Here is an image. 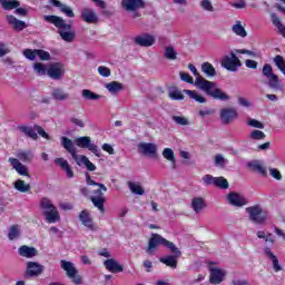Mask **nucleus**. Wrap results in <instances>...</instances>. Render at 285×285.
<instances>
[{
	"label": "nucleus",
	"instance_id": "338daca9",
	"mask_svg": "<svg viewBox=\"0 0 285 285\" xmlns=\"http://www.w3.org/2000/svg\"><path fill=\"white\" fill-rule=\"evenodd\" d=\"M102 150H105V153H108V155H115V148H112L108 142H105L102 145Z\"/></svg>",
	"mask_w": 285,
	"mask_h": 285
},
{
	"label": "nucleus",
	"instance_id": "a18cd8bd",
	"mask_svg": "<svg viewBox=\"0 0 285 285\" xmlns=\"http://www.w3.org/2000/svg\"><path fill=\"white\" fill-rule=\"evenodd\" d=\"M19 235H20L19 225H11L8 233V237L10 242L19 238Z\"/></svg>",
	"mask_w": 285,
	"mask_h": 285
},
{
	"label": "nucleus",
	"instance_id": "7c9ffc66",
	"mask_svg": "<svg viewBox=\"0 0 285 285\" xmlns=\"http://www.w3.org/2000/svg\"><path fill=\"white\" fill-rule=\"evenodd\" d=\"M43 215L48 222V224H57L61 217L59 216V212L57 210V207H53L52 209L45 210Z\"/></svg>",
	"mask_w": 285,
	"mask_h": 285
},
{
	"label": "nucleus",
	"instance_id": "4c0bfd02",
	"mask_svg": "<svg viewBox=\"0 0 285 285\" xmlns=\"http://www.w3.org/2000/svg\"><path fill=\"white\" fill-rule=\"evenodd\" d=\"M183 92L188 95V97L194 99V101H198V104H206V98L199 95L196 90L185 89Z\"/></svg>",
	"mask_w": 285,
	"mask_h": 285
},
{
	"label": "nucleus",
	"instance_id": "37998d69",
	"mask_svg": "<svg viewBox=\"0 0 285 285\" xmlns=\"http://www.w3.org/2000/svg\"><path fill=\"white\" fill-rule=\"evenodd\" d=\"M214 186H216V188H222L223 190H226L229 187L228 179L222 176L216 177V179L214 180Z\"/></svg>",
	"mask_w": 285,
	"mask_h": 285
},
{
	"label": "nucleus",
	"instance_id": "f3484780",
	"mask_svg": "<svg viewBox=\"0 0 285 285\" xmlns=\"http://www.w3.org/2000/svg\"><path fill=\"white\" fill-rule=\"evenodd\" d=\"M136 46H140V48H150V46H155L156 40L155 36L149 33H144L135 38Z\"/></svg>",
	"mask_w": 285,
	"mask_h": 285
},
{
	"label": "nucleus",
	"instance_id": "cd10ccee",
	"mask_svg": "<svg viewBox=\"0 0 285 285\" xmlns=\"http://www.w3.org/2000/svg\"><path fill=\"white\" fill-rule=\"evenodd\" d=\"M60 66L61 65L59 63L51 65L47 70V75L55 80L61 79V77H63V68H61Z\"/></svg>",
	"mask_w": 285,
	"mask_h": 285
},
{
	"label": "nucleus",
	"instance_id": "ea45409f",
	"mask_svg": "<svg viewBox=\"0 0 285 285\" xmlns=\"http://www.w3.org/2000/svg\"><path fill=\"white\" fill-rule=\"evenodd\" d=\"M81 95L83 99H87V101H97L98 99H101V95L95 94L90 89H83Z\"/></svg>",
	"mask_w": 285,
	"mask_h": 285
},
{
	"label": "nucleus",
	"instance_id": "09e8293b",
	"mask_svg": "<svg viewBox=\"0 0 285 285\" xmlns=\"http://www.w3.org/2000/svg\"><path fill=\"white\" fill-rule=\"evenodd\" d=\"M163 157L167 159V161L175 164V151L171 148H165L163 150Z\"/></svg>",
	"mask_w": 285,
	"mask_h": 285
},
{
	"label": "nucleus",
	"instance_id": "6ab92c4d",
	"mask_svg": "<svg viewBox=\"0 0 285 285\" xmlns=\"http://www.w3.org/2000/svg\"><path fill=\"white\" fill-rule=\"evenodd\" d=\"M87 186H98L99 189L94 190L96 197H104V193H108V187L101 183H97L88 173L85 174Z\"/></svg>",
	"mask_w": 285,
	"mask_h": 285
},
{
	"label": "nucleus",
	"instance_id": "a211bd4d",
	"mask_svg": "<svg viewBox=\"0 0 285 285\" xmlns=\"http://www.w3.org/2000/svg\"><path fill=\"white\" fill-rule=\"evenodd\" d=\"M9 164L12 166L13 170H16V173H18V175H20L21 177H30V171L28 170V167L21 164L19 159L10 157Z\"/></svg>",
	"mask_w": 285,
	"mask_h": 285
},
{
	"label": "nucleus",
	"instance_id": "dca6fc26",
	"mask_svg": "<svg viewBox=\"0 0 285 285\" xmlns=\"http://www.w3.org/2000/svg\"><path fill=\"white\" fill-rule=\"evenodd\" d=\"M81 21L85 23H99V17L95 9L83 8L80 13Z\"/></svg>",
	"mask_w": 285,
	"mask_h": 285
},
{
	"label": "nucleus",
	"instance_id": "f704fd0d",
	"mask_svg": "<svg viewBox=\"0 0 285 285\" xmlns=\"http://www.w3.org/2000/svg\"><path fill=\"white\" fill-rule=\"evenodd\" d=\"M17 157L20 161H23L26 164L35 159V154L32 153V150H21L18 151Z\"/></svg>",
	"mask_w": 285,
	"mask_h": 285
},
{
	"label": "nucleus",
	"instance_id": "5fc2aeb1",
	"mask_svg": "<svg viewBox=\"0 0 285 285\" xmlns=\"http://www.w3.org/2000/svg\"><path fill=\"white\" fill-rule=\"evenodd\" d=\"M23 56L26 57V59H29V61H35L37 59V49H24Z\"/></svg>",
	"mask_w": 285,
	"mask_h": 285
},
{
	"label": "nucleus",
	"instance_id": "5701e85b",
	"mask_svg": "<svg viewBox=\"0 0 285 285\" xmlns=\"http://www.w3.org/2000/svg\"><path fill=\"white\" fill-rule=\"evenodd\" d=\"M104 266L109 273H124V266L115 261V258L106 259Z\"/></svg>",
	"mask_w": 285,
	"mask_h": 285
},
{
	"label": "nucleus",
	"instance_id": "c03bdc74",
	"mask_svg": "<svg viewBox=\"0 0 285 285\" xmlns=\"http://www.w3.org/2000/svg\"><path fill=\"white\" fill-rule=\"evenodd\" d=\"M106 88L109 92H119V90L124 89V85L121 82L111 81L107 83Z\"/></svg>",
	"mask_w": 285,
	"mask_h": 285
},
{
	"label": "nucleus",
	"instance_id": "412c9836",
	"mask_svg": "<svg viewBox=\"0 0 285 285\" xmlns=\"http://www.w3.org/2000/svg\"><path fill=\"white\" fill-rule=\"evenodd\" d=\"M79 220L81 222L82 226L88 228L89 230H97L95 227V220L90 217V212L83 209L79 214Z\"/></svg>",
	"mask_w": 285,
	"mask_h": 285
},
{
	"label": "nucleus",
	"instance_id": "a19ab883",
	"mask_svg": "<svg viewBox=\"0 0 285 285\" xmlns=\"http://www.w3.org/2000/svg\"><path fill=\"white\" fill-rule=\"evenodd\" d=\"M0 3L4 10H14L21 6L19 0H2Z\"/></svg>",
	"mask_w": 285,
	"mask_h": 285
},
{
	"label": "nucleus",
	"instance_id": "f8f14e48",
	"mask_svg": "<svg viewBox=\"0 0 285 285\" xmlns=\"http://www.w3.org/2000/svg\"><path fill=\"white\" fill-rule=\"evenodd\" d=\"M170 253H173V255H167L165 257H160V263L165 264L169 268H177V264H178L177 259H179V257H181V252L175 245V250H170Z\"/></svg>",
	"mask_w": 285,
	"mask_h": 285
},
{
	"label": "nucleus",
	"instance_id": "7ed1b4c3",
	"mask_svg": "<svg viewBox=\"0 0 285 285\" xmlns=\"http://www.w3.org/2000/svg\"><path fill=\"white\" fill-rule=\"evenodd\" d=\"M60 140H61L62 148H65V150H67V153H69L71 155V157L76 161L77 166H81V164H83V166H86V168H87V170H89V173H95V170H97V166L95 164H92V161H90V159H88L83 155H77V147H75V144L72 142V140L70 138L62 136L60 138Z\"/></svg>",
	"mask_w": 285,
	"mask_h": 285
},
{
	"label": "nucleus",
	"instance_id": "3c124183",
	"mask_svg": "<svg viewBox=\"0 0 285 285\" xmlns=\"http://www.w3.org/2000/svg\"><path fill=\"white\" fill-rule=\"evenodd\" d=\"M40 208L46 213V210H51L52 208H55V205L50 199L45 197L40 200Z\"/></svg>",
	"mask_w": 285,
	"mask_h": 285
},
{
	"label": "nucleus",
	"instance_id": "c85d7f7f",
	"mask_svg": "<svg viewBox=\"0 0 285 285\" xmlns=\"http://www.w3.org/2000/svg\"><path fill=\"white\" fill-rule=\"evenodd\" d=\"M55 164H57L58 166H60V168L65 170L68 179H72V177H75V171H72V167H70L68 160L63 158H56Z\"/></svg>",
	"mask_w": 285,
	"mask_h": 285
},
{
	"label": "nucleus",
	"instance_id": "9b49d317",
	"mask_svg": "<svg viewBox=\"0 0 285 285\" xmlns=\"http://www.w3.org/2000/svg\"><path fill=\"white\" fill-rule=\"evenodd\" d=\"M263 76L268 80L269 88H279V77L273 73V66H271V63H265L263 66Z\"/></svg>",
	"mask_w": 285,
	"mask_h": 285
},
{
	"label": "nucleus",
	"instance_id": "4468645a",
	"mask_svg": "<svg viewBox=\"0 0 285 285\" xmlns=\"http://www.w3.org/2000/svg\"><path fill=\"white\" fill-rule=\"evenodd\" d=\"M121 8L126 12H137V10L146 8V2L144 0H121Z\"/></svg>",
	"mask_w": 285,
	"mask_h": 285
},
{
	"label": "nucleus",
	"instance_id": "052dcab7",
	"mask_svg": "<svg viewBox=\"0 0 285 285\" xmlns=\"http://www.w3.org/2000/svg\"><path fill=\"white\" fill-rule=\"evenodd\" d=\"M248 126L252 128H259L261 130L264 129V124L257 119H249Z\"/></svg>",
	"mask_w": 285,
	"mask_h": 285
},
{
	"label": "nucleus",
	"instance_id": "20e7f679",
	"mask_svg": "<svg viewBox=\"0 0 285 285\" xmlns=\"http://www.w3.org/2000/svg\"><path fill=\"white\" fill-rule=\"evenodd\" d=\"M265 247H264V255L268 257V259H271L272 265H273V271L275 273H279V271H282V265H279V258H277V256H275V254L273 253V246H275V240L273 238V234L272 233H267L265 234Z\"/></svg>",
	"mask_w": 285,
	"mask_h": 285
},
{
	"label": "nucleus",
	"instance_id": "473e14b6",
	"mask_svg": "<svg viewBox=\"0 0 285 285\" xmlns=\"http://www.w3.org/2000/svg\"><path fill=\"white\" fill-rule=\"evenodd\" d=\"M206 200L203 197H194L191 199V208L196 213H200L206 208Z\"/></svg>",
	"mask_w": 285,
	"mask_h": 285
},
{
	"label": "nucleus",
	"instance_id": "bf43d9fd",
	"mask_svg": "<svg viewBox=\"0 0 285 285\" xmlns=\"http://www.w3.org/2000/svg\"><path fill=\"white\" fill-rule=\"evenodd\" d=\"M200 7L203 10H206L207 12H213L215 9L213 8V3L210 0H203L200 1Z\"/></svg>",
	"mask_w": 285,
	"mask_h": 285
},
{
	"label": "nucleus",
	"instance_id": "9d476101",
	"mask_svg": "<svg viewBox=\"0 0 285 285\" xmlns=\"http://www.w3.org/2000/svg\"><path fill=\"white\" fill-rule=\"evenodd\" d=\"M220 63L223 68L229 70L230 72H237V68L242 66V61L233 51L230 52V57L225 56Z\"/></svg>",
	"mask_w": 285,
	"mask_h": 285
},
{
	"label": "nucleus",
	"instance_id": "2f4dec72",
	"mask_svg": "<svg viewBox=\"0 0 285 285\" xmlns=\"http://www.w3.org/2000/svg\"><path fill=\"white\" fill-rule=\"evenodd\" d=\"M248 168H250L253 173H258V175H262V177H266L268 175L266 167L257 161L248 163Z\"/></svg>",
	"mask_w": 285,
	"mask_h": 285
},
{
	"label": "nucleus",
	"instance_id": "774afa93",
	"mask_svg": "<svg viewBox=\"0 0 285 285\" xmlns=\"http://www.w3.org/2000/svg\"><path fill=\"white\" fill-rule=\"evenodd\" d=\"M14 13L19 14L20 17H28V9L17 7Z\"/></svg>",
	"mask_w": 285,
	"mask_h": 285
},
{
	"label": "nucleus",
	"instance_id": "13d9d810",
	"mask_svg": "<svg viewBox=\"0 0 285 285\" xmlns=\"http://www.w3.org/2000/svg\"><path fill=\"white\" fill-rule=\"evenodd\" d=\"M215 165L218 166L219 168H224V166H226V158H224L222 154H217L215 156Z\"/></svg>",
	"mask_w": 285,
	"mask_h": 285
},
{
	"label": "nucleus",
	"instance_id": "39448f33",
	"mask_svg": "<svg viewBox=\"0 0 285 285\" xmlns=\"http://www.w3.org/2000/svg\"><path fill=\"white\" fill-rule=\"evenodd\" d=\"M158 246H165V248H168V250H176L175 245L173 242L164 238L159 234H151V237L149 238L148 247L146 249L147 255H153V250H157Z\"/></svg>",
	"mask_w": 285,
	"mask_h": 285
},
{
	"label": "nucleus",
	"instance_id": "2eb2a0df",
	"mask_svg": "<svg viewBox=\"0 0 285 285\" xmlns=\"http://www.w3.org/2000/svg\"><path fill=\"white\" fill-rule=\"evenodd\" d=\"M238 114L235 108H223L220 110V121L224 126H228L230 121L237 119Z\"/></svg>",
	"mask_w": 285,
	"mask_h": 285
},
{
	"label": "nucleus",
	"instance_id": "bb28decb",
	"mask_svg": "<svg viewBox=\"0 0 285 285\" xmlns=\"http://www.w3.org/2000/svg\"><path fill=\"white\" fill-rule=\"evenodd\" d=\"M49 3H52L55 6V8H59L60 12L66 14V17H69L70 19L75 18V11H72V9L70 7L66 6L61 1L49 0Z\"/></svg>",
	"mask_w": 285,
	"mask_h": 285
},
{
	"label": "nucleus",
	"instance_id": "c756f323",
	"mask_svg": "<svg viewBox=\"0 0 285 285\" xmlns=\"http://www.w3.org/2000/svg\"><path fill=\"white\" fill-rule=\"evenodd\" d=\"M51 97L52 99H55V101H66L69 99L70 94L66 92V90H63L62 88H53Z\"/></svg>",
	"mask_w": 285,
	"mask_h": 285
},
{
	"label": "nucleus",
	"instance_id": "49530a36",
	"mask_svg": "<svg viewBox=\"0 0 285 285\" xmlns=\"http://www.w3.org/2000/svg\"><path fill=\"white\" fill-rule=\"evenodd\" d=\"M250 139H253L254 141H262V139H266V134H264V131L258 130V129H254L250 135H249Z\"/></svg>",
	"mask_w": 285,
	"mask_h": 285
},
{
	"label": "nucleus",
	"instance_id": "f257e3e1",
	"mask_svg": "<svg viewBox=\"0 0 285 285\" xmlns=\"http://www.w3.org/2000/svg\"><path fill=\"white\" fill-rule=\"evenodd\" d=\"M188 69L190 70V72H193L194 77H196L195 86L206 92L208 97H212L217 101H228L230 99V96H228V94H226L220 88H217V82L207 80L206 78L202 77L195 65L189 63Z\"/></svg>",
	"mask_w": 285,
	"mask_h": 285
},
{
	"label": "nucleus",
	"instance_id": "393cba45",
	"mask_svg": "<svg viewBox=\"0 0 285 285\" xmlns=\"http://www.w3.org/2000/svg\"><path fill=\"white\" fill-rule=\"evenodd\" d=\"M224 277H226V274L224 271L214 267L210 269V276H209V282L210 284H222L224 282Z\"/></svg>",
	"mask_w": 285,
	"mask_h": 285
},
{
	"label": "nucleus",
	"instance_id": "6e6552de",
	"mask_svg": "<svg viewBox=\"0 0 285 285\" xmlns=\"http://www.w3.org/2000/svg\"><path fill=\"white\" fill-rule=\"evenodd\" d=\"M60 266L62 271L67 273V276L69 279H73V284L80 285L81 284V276L77 275L79 271H77V267H75V264L70 261L61 259L60 261Z\"/></svg>",
	"mask_w": 285,
	"mask_h": 285
},
{
	"label": "nucleus",
	"instance_id": "0eeeda50",
	"mask_svg": "<svg viewBox=\"0 0 285 285\" xmlns=\"http://www.w3.org/2000/svg\"><path fill=\"white\" fill-rule=\"evenodd\" d=\"M75 144L78 146V148H87V150H90V153L96 155V157H101V150L99 149V146L95 145L89 136L76 138Z\"/></svg>",
	"mask_w": 285,
	"mask_h": 285
},
{
	"label": "nucleus",
	"instance_id": "e2e57ef3",
	"mask_svg": "<svg viewBox=\"0 0 285 285\" xmlns=\"http://www.w3.org/2000/svg\"><path fill=\"white\" fill-rule=\"evenodd\" d=\"M269 175L277 181H282V173H279L277 168H271Z\"/></svg>",
	"mask_w": 285,
	"mask_h": 285
},
{
	"label": "nucleus",
	"instance_id": "58836bf2",
	"mask_svg": "<svg viewBox=\"0 0 285 285\" xmlns=\"http://www.w3.org/2000/svg\"><path fill=\"white\" fill-rule=\"evenodd\" d=\"M233 32L236 33L237 37H247L246 29L242 26V21L237 20L236 23L232 27Z\"/></svg>",
	"mask_w": 285,
	"mask_h": 285
},
{
	"label": "nucleus",
	"instance_id": "e433bc0d",
	"mask_svg": "<svg viewBox=\"0 0 285 285\" xmlns=\"http://www.w3.org/2000/svg\"><path fill=\"white\" fill-rule=\"evenodd\" d=\"M202 72H204V75H206V77H215L217 75V70L210 62L202 63Z\"/></svg>",
	"mask_w": 285,
	"mask_h": 285
},
{
	"label": "nucleus",
	"instance_id": "a878e982",
	"mask_svg": "<svg viewBox=\"0 0 285 285\" xmlns=\"http://www.w3.org/2000/svg\"><path fill=\"white\" fill-rule=\"evenodd\" d=\"M18 253L20 257H26L27 259H32V257L38 255L37 248L27 245L20 246Z\"/></svg>",
	"mask_w": 285,
	"mask_h": 285
},
{
	"label": "nucleus",
	"instance_id": "f03ea898",
	"mask_svg": "<svg viewBox=\"0 0 285 285\" xmlns=\"http://www.w3.org/2000/svg\"><path fill=\"white\" fill-rule=\"evenodd\" d=\"M43 21L51 23L55 28H58V33L63 41L67 43H72L75 41V32L72 30V24L66 23V20L59 16H43Z\"/></svg>",
	"mask_w": 285,
	"mask_h": 285
},
{
	"label": "nucleus",
	"instance_id": "680f3d73",
	"mask_svg": "<svg viewBox=\"0 0 285 285\" xmlns=\"http://www.w3.org/2000/svg\"><path fill=\"white\" fill-rule=\"evenodd\" d=\"M98 72L100 77H110V68L106 66L98 67Z\"/></svg>",
	"mask_w": 285,
	"mask_h": 285
},
{
	"label": "nucleus",
	"instance_id": "aec40b11",
	"mask_svg": "<svg viewBox=\"0 0 285 285\" xmlns=\"http://www.w3.org/2000/svg\"><path fill=\"white\" fill-rule=\"evenodd\" d=\"M7 22L9 26H11L14 32H22V30H26V28H28V24L26 23V21L19 20L17 19V17L12 14L7 16Z\"/></svg>",
	"mask_w": 285,
	"mask_h": 285
},
{
	"label": "nucleus",
	"instance_id": "4d7b16f0",
	"mask_svg": "<svg viewBox=\"0 0 285 285\" xmlns=\"http://www.w3.org/2000/svg\"><path fill=\"white\" fill-rule=\"evenodd\" d=\"M217 179V177H214L210 174H207L203 177V181L205 184V186H215V180Z\"/></svg>",
	"mask_w": 285,
	"mask_h": 285
},
{
	"label": "nucleus",
	"instance_id": "69168bd1",
	"mask_svg": "<svg viewBox=\"0 0 285 285\" xmlns=\"http://www.w3.org/2000/svg\"><path fill=\"white\" fill-rule=\"evenodd\" d=\"M246 68H249L250 70H257V61L247 59L245 61Z\"/></svg>",
	"mask_w": 285,
	"mask_h": 285
},
{
	"label": "nucleus",
	"instance_id": "423d86ee",
	"mask_svg": "<svg viewBox=\"0 0 285 285\" xmlns=\"http://www.w3.org/2000/svg\"><path fill=\"white\" fill-rule=\"evenodd\" d=\"M17 128L23 135H26V137L33 139V141H37V139H39V135L43 139H48V140L50 139V135H48V132H46V130H43V127H41L39 125H33V127H28L26 125H19Z\"/></svg>",
	"mask_w": 285,
	"mask_h": 285
},
{
	"label": "nucleus",
	"instance_id": "4be33fe9",
	"mask_svg": "<svg viewBox=\"0 0 285 285\" xmlns=\"http://www.w3.org/2000/svg\"><path fill=\"white\" fill-rule=\"evenodd\" d=\"M227 200L232 206H237L238 208H242V206H246V204H248L245 197L237 193H229L227 195Z\"/></svg>",
	"mask_w": 285,
	"mask_h": 285
},
{
	"label": "nucleus",
	"instance_id": "8fccbe9b",
	"mask_svg": "<svg viewBox=\"0 0 285 285\" xmlns=\"http://www.w3.org/2000/svg\"><path fill=\"white\" fill-rule=\"evenodd\" d=\"M168 97L173 99V101H184V94L181 91L175 89L169 91Z\"/></svg>",
	"mask_w": 285,
	"mask_h": 285
},
{
	"label": "nucleus",
	"instance_id": "603ef678",
	"mask_svg": "<svg viewBox=\"0 0 285 285\" xmlns=\"http://www.w3.org/2000/svg\"><path fill=\"white\" fill-rule=\"evenodd\" d=\"M33 70L37 72V75H48V68L41 62H36L33 65Z\"/></svg>",
	"mask_w": 285,
	"mask_h": 285
},
{
	"label": "nucleus",
	"instance_id": "b1692460",
	"mask_svg": "<svg viewBox=\"0 0 285 285\" xmlns=\"http://www.w3.org/2000/svg\"><path fill=\"white\" fill-rule=\"evenodd\" d=\"M138 150L142 155H151L155 157L157 155V145L153 142H140L138 145Z\"/></svg>",
	"mask_w": 285,
	"mask_h": 285
},
{
	"label": "nucleus",
	"instance_id": "ddd939ff",
	"mask_svg": "<svg viewBox=\"0 0 285 285\" xmlns=\"http://www.w3.org/2000/svg\"><path fill=\"white\" fill-rule=\"evenodd\" d=\"M43 271H45L43 265H41L37 262L29 261L27 263L24 277H39V275H41L43 273Z\"/></svg>",
	"mask_w": 285,
	"mask_h": 285
},
{
	"label": "nucleus",
	"instance_id": "864d4df0",
	"mask_svg": "<svg viewBox=\"0 0 285 285\" xmlns=\"http://www.w3.org/2000/svg\"><path fill=\"white\" fill-rule=\"evenodd\" d=\"M37 57H39L40 61H50V52L42 50V49H36Z\"/></svg>",
	"mask_w": 285,
	"mask_h": 285
},
{
	"label": "nucleus",
	"instance_id": "79ce46f5",
	"mask_svg": "<svg viewBox=\"0 0 285 285\" xmlns=\"http://www.w3.org/2000/svg\"><path fill=\"white\" fill-rule=\"evenodd\" d=\"M129 190L134 193V195H144V187L139 183L128 181Z\"/></svg>",
	"mask_w": 285,
	"mask_h": 285
},
{
	"label": "nucleus",
	"instance_id": "c9c22d12",
	"mask_svg": "<svg viewBox=\"0 0 285 285\" xmlns=\"http://www.w3.org/2000/svg\"><path fill=\"white\" fill-rule=\"evenodd\" d=\"M13 188L18 190V193H30V184H26V180L17 179L13 184Z\"/></svg>",
	"mask_w": 285,
	"mask_h": 285
},
{
	"label": "nucleus",
	"instance_id": "1a4fd4ad",
	"mask_svg": "<svg viewBox=\"0 0 285 285\" xmlns=\"http://www.w3.org/2000/svg\"><path fill=\"white\" fill-rule=\"evenodd\" d=\"M246 213H248L249 219L254 224H264L266 222V212L259 205L247 207Z\"/></svg>",
	"mask_w": 285,
	"mask_h": 285
},
{
	"label": "nucleus",
	"instance_id": "0e129e2a",
	"mask_svg": "<svg viewBox=\"0 0 285 285\" xmlns=\"http://www.w3.org/2000/svg\"><path fill=\"white\" fill-rule=\"evenodd\" d=\"M180 79H181V81H185L186 83L195 82V80L190 77V73H188V72H180Z\"/></svg>",
	"mask_w": 285,
	"mask_h": 285
},
{
	"label": "nucleus",
	"instance_id": "72a5a7b5",
	"mask_svg": "<svg viewBox=\"0 0 285 285\" xmlns=\"http://www.w3.org/2000/svg\"><path fill=\"white\" fill-rule=\"evenodd\" d=\"M91 202H92L94 206L96 208H98V210H100V213H102V215L106 213V207H104V204H106V197L94 196V197H91Z\"/></svg>",
	"mask_w": 285,
	"mask_h": 285
},
{
	"label": "nucleus",
	"instance_id": "de8ad7c7",
	"mask_svg": "<svg viewBox=\"0 0 285 285\" xmlns=\"http://www.w3.org/2000/svg\"><path fill=\"white\" fill-rule=\"evenodd\" d=\"M165 58L169 61H175L177 59V51L173 47H166L165 49Z\"/></svg>",
	"mask_w": 285,
	"mask_h": 285
},
{
	"label": "nucleus",
	"instance_id": "6e6d98bb",
	"mask_svg": "<svg viewBox=\"0 0 285 285\" xmlns=\"http://www.w3.org/2000/svg\"><path fill=\"white\" fill-rule=\"evenodd\" d=\"M173 121L177 124L178 126H188V118L181 117V116H173Z\"/></svg>",
	"mask_w": 285,
	"mask_h": 285
}]
</instances>
